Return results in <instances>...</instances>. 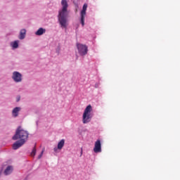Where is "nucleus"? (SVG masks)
Here are the masks:
<instances>
[{"mask_svg":"<svg viewBox=\"0 0 180 180\" xmlns=\"http://www.w3.org/2000/svg\"><path fill=\"white\" fill-rule=\"evenodd\" d=\"M88 8V4H84L82 10L80 13V22L82 26H85V16H86V9Z\"/></svg>","mask_w":180,"mask_h":180,"instance_id":"nucleus-4","label":"nucleus"},{"mask_svg":"<svg viewBox=\"0 0 180 180\" xmlns=\"http://www.w3.org/2000/svg\"><path fill=\"white\" fill-rule=\"evenodd\" d=\"M36 147H34L32 152H31V155L32 157H34L36 155Z\"/></svg>","mask_w":180,"mask_h":180,"instance_id":"nucleus-14","label":"nucleus"},{"mask_svg":"<svg viewBox=\"0 0 180 180\" xmlns=\"http://www.w3.org/2000/svg\"><path fill=\"white\" fill-rule=\"evenodd\" d=\"M11 46L12 47L13 50H16V49L19 48V40H15L11 43Z\"/></svg>","mask_w":180,"mask_h":180,"instance_id":"nucleus-12","label":"nucleus"},{"mask_svg":"<svg viewBox=\"0 0 180 180\" xmlns=\"http://www.w3.org/2000/svg\"><path fill=\"white\" fill-rule=\"evenodd\" d=\"M19 101H20V96L17 97L16 102H19Z\"/></svg>","mask_w":180,"mask_h":180,"instance_id":"nucleus-17","label":"nucleus"},{"mask_svg":"<svg viewBox=\"0 0 180 180\" xmlns=\"http://www.w3.org/2000/svg\"><path fill=\"white\" fill-rule=\"evenodd\" d=\"M60 50H61V48H60V46H58V48L56 49V53H58V54H60Z\"/></svg>","mask_w":180,"mask_h":180,"instance_id":"nucleus-16","label":"nucleus"},{"mask_svg":"<svg viewBox=\"0 0 180 180\" xmlns=\"http://www.w3.org/2000/svg\"><path fill=\"white\" fill-rule=\"evenodd\" d=\"M1 175H2V170H0V178H1Z\"/></svg>","mask_w":180,"mask_h":180,"instance_id":"nucleus-19","label":"nucleus"},{"mask_svg":"<svg viewBox=\"0 0 180 180\" xmlns=\"http://www.w3.org/2000/svg\"><path fill=\"white\" fill-rule=\"evenodd\" d=\"M77 47L79 51V54L81 56H86V54H88V46H86V45L82 44H77Z\"/></svg>","mask_w":180,"mask_h":180,"instance_id":"nucleus-5","label":"nucleus"},{"mask_svg":"<svg viewBox=\"0 0 180 180\" xmlns=\"http://www.w3.org/2000/svg\"><path fill=\"white\" fill-rule=\"evenodd\" d=\"M43 153H44V149H43V150L41 152V153L38 155L37 159L40 160V158H41V157H43Z\"/></svg>","mask_w":180,"mask_h":180,"instance_id":"nucleus-15","label":"nucleus"},{"mask_svg":"<svg viewBox=\"0 0 180 180\" xmlns=\"http://www.w3.org/2000/svg\"><path fill=\"white\" fill-rule=\"evenodd\" d=\"M22 110L20 107H15L12 110V116L13 117H18L19 116V112Z\"/></svg>","mask_w":180,"mask_h":180,"instance_id":"nucleus-9","label":"nucleus"},{"mask_svg":"<svg viewBox=\"0 0 180 180\" xmlns=\"http://www.w3.org/2000/svg\"><path fill=\"white\" fill-rule=\"evenodd\" d=\"M27 139H29V132L22 129V127H18L15 131V134L12 137V140H18L13 144V150L20 148L27 141Z\"/></svg>","mask_w":180,"mask_h":180,"instance_id":"nucleus-1","label":"nucleus"},{"mask_svg":"<svg viewBox=\"0 0 180 180\" xmlns=\"http://www.w3.org/2000/svg\"><path fill=\"white\" fill-rule=\"evenodd\" d=\"M76 12L78 11V4H75Z\"/></svg>","mask_w":180,"mask_h":180,"instance_id":"nucleus-18","label":"nucleus"},{"mask_svg":"<svg viewBox=\"0 0 180 180\" xmlns=\"http://www.w3.org/2000/svg\"><path fill=\"white\" fill-rule=\"evenodd\" d=\"M81 155H82V150H81Z\"/></svg>","mask_w":180,"mask_h":180,"instance_id":"nucleus-20","label":"nucleus"},{"mask_svg":"<svg viewBox=\"0 0 180 180\" xmlns=\"http://www.w3.org/2000/svg\"><path fill=\"white\" fill-rule=\"evenodd\" d=\"M12 172H13V167L8 165L4 170V175L8 176V175H11Z\"/></svg>","mask_w":180,"mask_h":180,"instance_id":"nucleus-10","label":"nucleus"},{"mask_svg":"<svg viewBox=\"0 0 180 180\" xmlns=\"http://www.w3.org/2000/svg\"><path fill=\"white\" fill-rule=\"evenodd\" d=\"M12 79L16 83L22 82L23 79L22 75L20 72L14 71L12 75Z\"/></svg>","mask_w":180,"mask_h":180,"instance_id":"nucleus-6","label":"nucleus"},{"mask_svg":"<svg viewBox=\"0 0 180 180\" xmlns=\"http://www.w3.org/2000/svg\"><path fill=\"white\" fill-rule=\"evenodd\" d=\"M26 29H22L20 31V34L18 35L19 40H24L26 38Z\"/></svg>","mask_w":180,"mask_h":180,"instance_id":"nucleus-11","label":"nucleus"},{"mask_svg":"<svg viewBox=\"0 0 180 180\" xmlns=\"http://www.w3.org/2000/svg\"><path fill=\"white\" fill-rule=\"evenodd\" d=\"M46 33V30L43 27L39 28V30L35 32L36 36H43Z\"/></svg>","mask_w":180,"mask_h":180,"instance_id":"nucleus-13","label":"nucleus"},{"mask_svg":"<svg viewBox=\"0 0 180 180\" xmlns=\"http://www.w3.org/2000/svg\"><path fill=\"white\" fill-rule=\"evenodd\" d=\"M61 5L63 6L62 10L59 11L58 20L61 27L67 29L68 22H67V15H68V3L67 0H62Z\"/></svg>","mask_w":180,"mask_h":180,"instance_id":"nucleus-2","label":"nucleus"},{"mask_svg":"<svg viewBox=\"0 0 180 180\" xmlns=\"http://www.w3.org/2000/svg\"><path fill=\"white\" fill-rule=\"evenodd\" d=\"M94 151L96 153H102V144L101 140H97L94 143Z\"/></svg>","mask_w":180,"mask_h":180,"instance_id":"nucleus-7","label":"nucleus"},{"mask_svg":"<svg viewBox=\"0 0 180 180\" xmlns=\"http://www.w3.org/2000/svg\"><path fill=\"white\" fill-rule=\"evenodd\" d=\"M8 34V36H9V35H11V33H8V34Z\"/></svg>","mask_w":180,"mask_h":180,"instance_id":"nucleus-21","label":"nucleus"},{"mask_svg":"<svg viewBox=\"0 0 180 180\" xmlns=\"http://www.w3.org/2000/svg\"><path fill=\"white\" fill-rule=\"evenodd\" d=\"M94 115L92 114V105H89L84 109L83 116H82V123L84 124H86V123H89L92 120Z\"/></svg>","mask_w":180,"mask_h":180,"instance_id":"nucleus-3","label":"nucleus"},{"mask_svg":"<svg viewBox=\"0 0 180 180\" xmlns=\"http://www.w3.org/2000/svg\"><path fill=\"white\" fill-rule=\"evenodd\" d=\"M65 144V139H62L58 143V147L54 148L55 153H57L58 150H63V147H64V145Z\"/></svg>","mask_w":180,"mask_h":180,"instance_id":"nucleus-8","label":"nucleus"}]
</instances>
